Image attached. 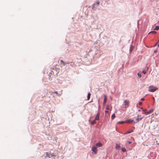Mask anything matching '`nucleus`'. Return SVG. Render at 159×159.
Masks as SVG:
<instances>
[{"label":"nucleus","mask_w":159,"mask_h":159,"mask_svg":"<svg viewBox=\"0 0 159 159\" xmlns=\"http://www.w3.org/2000/svg\"><path fill=\"white\" fill-rule=\"evenodd\" d=\"M158 89V88L153 86H151L148 87V91L151 92H154Z\"/></svg>","instance_id":"1"},{"label":"nucleus","mask_w":159,"mask_h":159,"mask_svg":"<svg viewBox=\"0 0 159 159\" xmlns=\"http://www.w3.org/2000/svg\"><path fill=\"white\" fill-rule=\"evenodd\" d=\"M125 103V107L127 108L129 107V101L128 100H125L124 101Z\"/></svg>","instance_id":"3"},{"label":"nucleus","mask_w":159,"mask_h":159,"mask_svg":"<svg viewBox=\"0 0 159 159\" xmlns=\"http://www.w3.org/2000/svg\"><path fill=\"white\" fill-rule=\"evenodd\" d=\"M134 120L132 119H128L125 121V123H130L132 122Z\"/></svg>","instance_id":"8"},{"label":"nucleus","mask_w":159,"mask_h":159,"mask_svg":"<svg viewBox=\"0 0 159 159\" xmlns=\"http://www.w3.org/2000/svg\"><path fill=\"white\" fill-rule=\"evenodd\" d=\"M97 4L98 6L99 5L100 2L99 1H97L94 4V5L95 4Z\"/></svg>","instance_id":"22"},{"label":"nucleus","mask_w":159,"mask_h":159,"mask_svg":"<svg viewBox=\"0 0 159 159\" xmlns=\"http://www.w3.org/2000/svg\"><path fill=\"white\" fill-rule=\"evenodd\" d=\"M128 143L129 144L131 143V142H130V141H129L128 142Z\"/></svg>","instance_id":"30"},{"label":"nucleus","mask_w":159,"mask_h":159,"mask_svg":"<svg viewBox=\"0 0 159 159\" xmlns=\"http://www.w3.org/2000/svg\"><path fill=\"white\" fill-rule=\"evenodd\" d=\"M142 72L144 74H145L146 73V71L145 70H143L142 71Z\"/></svg>","instance_id":"26"},{"label":"nucleus","mask_w":159,"mask_h":159,"mask_svg":"<svg viewBox=\"0 0 159 159\" xmlns=\"http://www.w3.org/2000/svg\"><path fill=\"white\" fill-rule=\"evenodd\" d=\"M120 147V145L119 144H116V148L117 149L119 148Z\"/></svg>","instance_id":"12"},{"label":"nucleus","mask_w":159,"mask_h":159,"mask_svg":"<svg viewBox=\"0 0 159 159\" xmlns=\"http://www.w3.org/2000/svg\"><path fill=\"white\" fill-rule=\"evenodd\" d=\"M158 47H159V44L158 45Z\"/></svg>","instance_id":"33"},{"label":"nucleus","mask_w":159,"mask_h":159,"mask_svg":"<svg viewBox=\"0 0 159 159\" xmlns=\"http://www.w3.org/2000/svg\"><path fill=\"white\" fill-rule=\"evenodd\" d=\"M140 117V116L138 115L137 116V117L136 120V122H138L140 120H141L142 119L143 117Z\"/></svg>","instance_id":"5"},{"label":"nucleus","mask_w":159,"mask_h":159,"mask_svg":"<svg viewBox=\"0 0 159 159\" xmlns=\"http://www.w3.org/2000/svg\"><path fill=\"white\" fill-rule=\"evenodd\" d=\"M157 52V51L156 50H155L154 51V53H155V52Z\"/></svg>","instance_id":"31"},{"label":"nucleus","mask_w":159,"mask_h":159,"mask_svg":"<svg viewBox=\"0 0 159 159\" xmlns=\"http://www.w3.org/2000/svg\"><path fill=\"white\" fill-rule=\"evenodd\" d=\"M99 119V114L98 113L96 115L95 117V119L96 120H98Z\"/></svg>","instance_id":"9"},{"label":"nucleus","mask_w":159,"mask_h":159,"mask_svg":"<svg viewBox=\"0 0 159 159\" xmlns=\"http://www.w3.org/2000/svg\"><path fill=\"white\" fill-rule=\"evenodd\" d=\"M96 120L95 119L92 121L91 122V124L92 125H93L94 124H95L96 123Z\"/></svg>","instance_id":"14"},{"label":"nucleus","mask_w":159,"mask_h":159,"mask_svg":"<svg viewBox=\"0 0 159 159\" xmlns=\"http://www.w3.org/2000/svg\"><path fill=\"white\" fill-rule=\"evenodd\" d=\"M52 94L56 93V94H57V95H59L57 92V91H55L54 92H52Z\"/></svg>","instance_id":"25"},{"label":"nucleus","mask_w":159,"mask_h":159,"mask_svg":"<svg viewBox=\"0 0 159 159\" xmlns=\"http://www.w3.org/2000/svg\"><path fill=\"white\" fill-rule=\"evenodd\" d=\"M92 151L94 152L95 154H96L98 152V149L95 146H93L92 148Z\"/></svg>","instance_id":"2"},{"label":"nucleus","mask_w":159,"mask_h":159,"mask_svg":"<svg viewBox=\"0 0 159 159\" xmlns=\"http://www.w3.org/2000/svg\"><path fill=\"white\" fill-rule=\"evenodd\" d=\"M150 33H152L153 34H156L157 33V32L155 31H152L150 32L149 33V34Z\"/></svg>","instance_id":"17"},{"label":"nucleus","mask_w":159,"mask_h":159,"mask_svg":"<svg viewBox=\"0 0 159 159\" xmlns=\"http://www.w3.org/2000/svg\"><path fill=\"white\" fill-rule=\"evenodd\" d=\"M115 114H112L111 116V117L112 119L113 120V119H114L115 118Z\"/></svg>","instance_id":"18"},{"label":"nucleus","mask_w":159,"mask_h":159,"mask_svg":"<svg viewBox=\"0 0 159 159\" xmlns=\"http://www.w3.org/2000/svg\"><path fill=\"white\" fill-rule=\"evenodd\" d=\"M105 112L106 114H107L109 112L108 111H107V110L105 111Z\"/></svg>","instance_id":"27"},{"label":"nucleus","mask_w":159,"mask_h":159,"mask_svg":"<svg viewBox=\"0 0 159 159\" xmlns=\"http://www.w3.org/2000/svg\"><path fill=\"white\" fill-rule=\"evenodd\" d=\"M61 61L62 62L64 66H65L66 65V63L63 61L62 60H61Z\"/></svg>","instance_id":"23"},{"label":"nucleus","mask_w":159,"mask_h":159,"mask_svg":"<svg viewBox=\"0 0 159 159\" xmlns=\"http://www.w3.org/2000/svg\"><path fill=\"white\" fill-rule=\"evenodd\" d=\"M111 107L110 105H107L106 108V110L111 111Z\"/></svg>","instance_id":"11"},{"label":"nucleus","mask_w":159,"mask_h":159,"mask_svg":"<svg viewBox=\"0 0 159 159\" xmlns=\"http://www.w3.org/2000/svg\"><path fill=\"white\" fill-rule=\"evenodd\" d=\"M154 110L153 109H151L148 112H146L144 113L145 115H147L148 114H150Z\"/></svg>","instance_id":"6"},{"label":"nucleus","mask_w":159,"mask_h":159,"mask_svg":"<svg viewBox=\"0 0 159 159\" xmlns=\"http://www.w3.org/2000/svg\"><path fill=\"white\" fill-rule=\"evenodd\" d=\"M142 104V102H140L139 103V105H141Z\"/></svg>","instance_id":"28"},{"label":"nucleus","mask_w":159,"mask_h":159,"mask_svg":"<svg viewBox=\"0 0 159 159\" xmlns=\"http://www.w3.org/2000/svg\"><path fill=\"white\" fill-rule=\"evenodd\" d=\"M156 142L158 145H159V137L157 138Z\"/></svg>","instance_id":"21"},{"label":"nucleus","mask_w":159,"mask_h":159,"mask_svg":"<svg viewBox=\"0 0 159 159\" xmlns=\"http://www.w3.org/2000/svg\"><path fill=\"white\" fill-rule=\"evenodd\" d=\"M90 95H91V94H90V93H88V95H87V98H88V100H89V99L90 98Z\"/></svg>","instance_id":"13"},{"label":"nucleus","mask_w":159,"mask_h":159,"mask_svg":"<svg viewBox=\"0 0 159 159\" xmlns=\"http://www.w3.org/2000/svg\"><path fill=\"white\" fill-rule=\"evenodd\" d=\"M102 144L100 142H98L96 143V146L97 148L98 147H100L102 146Z\"/></svg>","instance_id":"10"},{"label":"nucleus","mask_w":159,"mask_h":159,"mask_svg":"<svg viewBox=\"0 0 159 159\" xmlns=\"http://www.w3.org/2000/svg\"><path fill=\"white\" fill-rule=\"evenodd\" d=\"M133 131V130H130L129 131H128L125 134H129L130 133H131Z\"/></svg>","instance_id":"19"},{"label":"nucleus","mask_w":159,"mask_h":159,"mask_svg":"<svg viewBox=\"0 0 159 159\" xmlns=\"http://www.w3.org/2000/svg\"><path fill=\"white\" fill-rule=\"evenodd\" d=\"M152 98H153V99H154V97H153Z\"/></svg>","instance_id":"32"},{"label":"nucleus","mask_w":159,"mask_h":159,"mask_svg":"<svg viewBox=\"0 0 159 159\" xmlns=\"http://www.w3.org/2000/svg\"><path fill=\"white\" fill-rule=\"evenodd\" d=\"M137 74H138V76L139 77H141V74L140 73H138Z\"/></svg>","instance_id":"24"},{"label":"nucleus","mask_w":159,"mask_h":159,"mask_svg":"<svg viewBox=\"0 0 159 159\" xmlns=\"http://www.w3.org/2000/svg\"><path fill=\"white\" fill-rule=\"evenodd\" d=\"M125 123V121H119L118 122V123L119 124H123V123Z\"/></svg>","instance_id":"16"},{"label":"nucleus","mask_w":159,"mask_h":159,"mask_svg":"<svg viewBox=\"0 0 159 159\" xmlns=\"http://www.w3.org/2000/svg\"><path fill=\"white\" fill-rule=\"evenodd\" d=\"M159 30V26H157L154 29V30Z\"/></svg>","instance_id":"15"},{"label":"nucleus","mask_w":159,"mask_h":159,"mask_svg":"<svg viewBox=\"0 0 159 159\" xmlns=\"http://www.w3.org/2000/svg\"><path fill=\"white\" fill-rule=\"evenodd\" d=\"M54 157L53 155L52 154L48 153V152H46V157Z\"/></svg>","instance_id":"7"},{"label":"nucleus","mask_w":159,"mask_h":159,"mask_svg":"<svg viewBox=\"0 0 159 159\" xmlns=\"http://www.w3.org/2000/svg\"><path fill=\"white\" fill-rule=\"evenodd\" d=\"M104 100L103 102V105L104 106L105 105H106V102L107 100V96L106 95H104Z\"/></svg>","instance_id":"4"},{"label":"nucleus","mask_w":159,"mask_h":159,"mask_svg":"<svg viewBox=\"0 0 159 159\" xmlns=\"http://www.w3.org/2000/svg\"><path fill=\"white\" fill-rule=\"evenodd\" d=\"M144 100V98H142L141 99V100H142V101H143Z\"/></svg>","instance_id":"29"},{"label":"nucleus","mask_w":159,"mask_h":159,"mask_svg":"<svg viewBox=\"0 0 159 159\" xmlns=\"http://www.w3.org/2000/svg\"><path fill=\"white\" fill-rule=\"evenodd\" d=\"M121 150L123 152H125L126 151L125 148H121Z\"/></svg>","instance_id":"20"}]
</instances>
